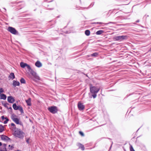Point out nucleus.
Returning <instances> with one entry per match:
<instances>
[{
    "label": "nucleus",
    "mask_w": 151,
    "mask_h": 151,
    "mask_svg": "<svg viewBox=\"0 0 151 151\" xmlns=\"http://www.w3.org/2000/svg\"><path fill=\"white\" fill-rule=\"evenodd\" d=\"M20 66L23 68L26 67L25 68L26 73L29 75V73H30L33 76L32 78L33 80L36 82H37L38 78L37 73L31 69L29 65L23 62H21L20 63Z\"/></svg>",
    "instance_id": "f257e3e1"
},
{
    "label": "nucleus",
    "mask_w": 151,
    "mask_h": 151,
    "mask_svg": "<svg viewBox=\"0 0 151 151\" xmlns=\"http://www.w3.org/2000/svg\"><path fill=\"white\" fill-rule=\"evenodd\" d=\"M90 92L92 94V96L94 99L97 96V93L99 91L100 88L91 85L90 86Z\"/></svg>",
    "instance_id": "f03ea898"
},
{
    "label": "nucleus",
    "mask_w": 151,
    "mask_h": 151,
    "mask_svg": "<svg viewBox=\"0 0 151 151\" xmlns=\"http://www.w3.org/2000/svg\"><path fill=\"white\" fill-rule=\"evenodd\" d=\"M14 135L19 138L22 139L24 137V133L20 129H17L16 130L14 134Z\"/></svg>",
    "instance_id": "7ed1b4c3"
},
{
    "label": "nucleus",
    "mask_w": 151,
    "mask_h": 151,
    "mask_svg": "<svg viewBox=\"0 0 151 151\" xmlns=\"http://www.w3.org/2000/svg\"><path fill=\"white\" fill-rule=\"evenodd\" d=\"M127 38V37L126 36H118L114 37V39L115 40L122 41L126 39Z\"/></svg>",
    "instance_id": "20e7f679"
},
{
    "label": "nucleus",
    "mask_w": 151,
    "mask_h": 151,
    "mask_svg": "<svg viewBox=\"0 0 151 151\" xmlns=\"http://www.w3.org/2000/svg\"><path fill=\"white\" fill-rule=\"evenodd\" d=\"M48 110L52 114H55L58 111V109L56 106H51L48 108Z\"/></svg>",
    "instance_id": "39448f33"
},
{
    "label": "nucleus",
    "mask_w": 151,
    "mask_h": 151,
    "mask_svg": "<svg viewBox=\"0 0 151 151\" xmlns=\"http://www.w3.org/2000/svg\"><path fill=\"white\" fill-rule=\"evenodd\" d=\"M8 30L14 35H16L17 33V32L16 29L12 27H9L8 28Z\"/></svg>",
    "instance_id": "423d86ee"
},
{
    "label": "nucleus",
    "mask_w": 151,
    "mask_h": 151,
    "mask_svg": "<svg viewBox=\"0 0 151 151\" xmlns=\"http://www.w3.org/2000/svg\"><path fill=\"white\" fill-rule=\"evenodd\" d=\"M78 107L79 110L81 111L83 110L85 108L84 105L80 102H79L78 104Z\"/></svg>",
    "instance_id": "0eeeda50"
},
{
    "label": "nucleus",
    "mask_w": 151,
    "mask_h": 151,
    "mask_svg": "<svg viewBox=\"0 0 151 151\" xmlns=\"http://www.w3.org/2000/svg\"><path fill=\"white\" fill-rule=\"evenodd\" d=\"M7 100L9 102L13 103L15 101L14 98L12 96H8L7 98Z\"/></svg>",
    "instance_id": "6e6552de"
},
{
    "label": "nucleus",
    "mask_w": 151,
    "mask_h": 151,
    "mask_svg": "<svg viewBox=\"0 0 151 151\" xmlns=\"http://www.w3.org/2000/svg\"><path fill=\"white\" fill-rule=\"evenodd\" d=\"M1 139L3 140H8L10 139V138H9L4 135H1Z\"/></svg>",
    "instance_id": "1a4fd4ad"
},
{
    "label": "nucleus",
    "mask_w": 151,
    "mask_h": 151,
    "mask_svg": "<svg viewBox=\"0 0 151 151\" xmlns=\"http://www.w3.org/2000/svg\"><path fill=\"white\" fill-rule=\"evenodd\" d=\"M77 146L79 148L81 149L82 150H84V147L83 145L80 143H78Z\"/></svg>",
    "instance_id": "9d476101"
},
{
    "label": "nucleus",
    "mask_w": 151,
    "mask_h": 151,
    "mask_svg": "<svg viewBox=\"0 0 151 151\" xmlns=\"http://www.w3.org/2000/svg\"><path fill=\"white\" fill-rule=\"evenodd\" d=\"M19 82L18 81L15 80H14L13 81V85L14 87H16L17 86H19Z\"/></svg>",
    "instance_id": "9b49d317"
},
{
    "label": "nucleus",
    "mask_w": 151,
    "mask_h": 151,
    "mask_svg": "<svg viewBox=\"0 0 151 151\" xmlns=\"http://www.w3.org/2000/svg\"><path fill=\"white\" fill-rule=\"evenodd\" d=\"M6 95L4 94H1L0 93V99H3L4 100H5L6 99Z\"/></svg>",
    "instance_id": "f8f14e48"
},
{
    "label": "nucleus",
    "mask_w": 151,
    "mask_h": 151,
    "mask_svg": "<svg viewBox=\"0 0 151 151\" xmlns=\"http://www.w3.org/2000/svg\"><path fill=\"white\" fill-rule=\"evenodd\" d=\"M26 101L28 106L31 105V99L30 98H29L27 100H26Z\"/></svg>",
    "instance_id": "ddd939ff"
},
{
    "label": "nucleus",
    "mask_w": 151,
    "mask_h": 151,
    "mask_svg": "<svg viewBox=\"0 0 151 151\" xmlns=\"http://www.w3.org/2000/svg\"><path fill=\"white\" fill-rule=\"evenodd\" d=\"M9 78L10 79H13L15 78V76L14 74L13 73H11L9 75Z\"/></svg>",
    "instance_id": "4468645a"
},
{
    "label": "nucleus",
    "mask_w": 151,
    "mask_h": 151,
    "mask_svg": "<svg viewBox=\"0 0 151 151\" xmlns=\"http://www.w3.org/2000/svg\"><path fill=\"white\" fill-rule=\"evenodd\" d=\"M19 107V106H17L16 104H14L13 105V109L15 110H18Z\"/></svg>",
    "instance_id": "2eb2a0df"
},
{
    "label": "nucleus",
    "mask_w": 151,
    "mask_h": 151,
    "mask_svg": "<svg viewBox=\"0 0 151 151\" xmlns=\"http://www.w3.org/2000/svg\"><path fill=\"white\" fill-rule=\"evenodd\" d=\"M16 124H20V122H19V119L17 118L15 119H14L13 121Z\"/></svg>",
    "instance_id": "dca6fc26"
},
{
    "label": "nucleus",
    "mask_w": 151,
    "mask_h": 151,
    "mask_svg": "<svg viewBox=\"0 0 151 151\" xmlns=\"http://www.w3.org/2000/svg\"><path fill=\"white\" fill-rule=\"evenodd\" d=\"M104 32V31L102 30H99L97 31L96 32V34L97 35H100L102 34Z\"/></svg>",
    "instance_id": "f3484780"
},
{
    "label": "nucleus",
    "mask_w": 151,
    "mask_h": 151,
    "mask_svg": "<svg viewBox=\"0 0 151 151\" xmlns=\"http://www.w3.org/2000/svg\"><path fill=\"white\" fill-rule=\"evenodd\" d=\"M90 34V31L88 30H86L85 31V34L87 36H89Z\"/></svg>",
    "instance_id": "a211bd4d"
},
{
    "label": "nucleus",
    "mask_w": 151,
    "mask_h": 151,
    "mask_svg": "<svg viewBox=\"0 0 151 151\" xmlns=\"http://www.w3.org/2000/svg\"><path fill=\"white\" fill-rule=\"evenodd\" d=\"M98 55V53L97 52H95L91 55V57H96Z\"/></svg>",
    "instance_id": "6ab92c4d"
},
{
    "label": "nucleus",
    "mask_w": 151,
    "mask_h": 151,
    "mask_svg": "<svg viewBox=\"0 0 151 151\" xmlns=\"http://www.w3.org/2000/svg\"><path fill=\"white\" fill-rule=\"evenodd\" d=\"M18 109L22 113H23V109L22 107L19 106L18 108Z\"/></svg>",
    "instance_id": "aec40b11"
},
{
    "label": "nucleus",
    "mask_w": 151,
    "mask_h": 151,
    "mask_svg": "<svg viewBox=\"0 0 151 151\" xmlns=\"http://www.w3.org/2000/svg\"><path fill=\"white\" fill-rule=\"evenodd\" d=\"M4 130V127L1 125H0V132H2Z\"/></svg>",
    "instance_id": "412c9836"
},
{
    "label": "nucleus",
    "mask_w": 151,
    "mask_h": 151,
    "mask_svg": "<svg viewBox=\"0 0 151 151\" xmlns=\"http://www.w3.org/2000/svg\"><path fill=\"white\" fill-rule=\"evenodd\" d=\"M16 116L14 114H12V116H11V118L12 119V120L13 121L14 120V119H15L16 118Z\"/></svg>",
    "instance_id": "4be33fe9"
},
{
    "label": "nucleus",
    "mask_w": 151,
    "mask_h": 151,
    "mask_svg": "<svg viewBox=\"0 0 151 151\" xmlns=\"http://www.w3.org/2000/svg\"><path fill=\"white\" fill-rule=\"evenodd\" d=\"M20 81L21 83H24L25 82V80L23 78H22L21 79Z\"/></svg>",
    "instance_id": "5701e85b"
},
{
    "label": "nucleus",
    "mask_w": 151,
    "mask_h": 151,
    "mask_svg": "<svg viewBox=\"0 0 151 151\" xmlns=\"http://www.w3.org/2000/svg\"><path fill=\"white\" fill-rule=\"evenodd\" d=\"M5 119H6V120H5L4 122V124H6L7 123V122L8 121L9 119H8V118H6V117L5 118Z\"/></svg>",
    "instance_id": "b1692460"
},
{
    "label": "nucleus",
    "mask_w": 151,
    "mask_h": 151,
    "mask_svg": "<svg viewBox=\"0 0 151 151\" xmlns=\"http://www.w3.org/2000/svg\"><path fill=\"white\" fill-rule=\"evenodd\" d=\"M9 150H12L14 148V145H9Z\"/></svg>",
    "instance_id": "393cba45"
},
{
    "label": "nucleus",
    "mask_w": 151,
    "mask_h": 151,
    "mask_svg": "<svg viewBox=\"0 0 151 151\" xmlns=\"http://www.w3.org/2000/svg\"><path fill=\"white\" fill-rule=\"evenodd\" d=\"M0 151H7L6 148H4L2 149H0Z\"/></svg>",
    "instance_id": "a878e982"
},
{
    "label": "nucleus",
    "mask_w": 151,
    "mask_h": 151,
    "mask_svg": "<svg viewBox=\"0 0 151 151\" xmlns=\"http://www.w3.org/2000/svg\"><path fill=\"white\" fill-rule=\"evenodd\" d=\"M42 66V63L39 61H38V68Z\"/></svg>",
    "instance_id": "bb28decb"
},
{
    "label": "nucleus",
    "mask_w": 151,
    "mask_h": 151,
    "mask_svg": "<svg viewBox=\"0 0 151 151\" xmlns=\"http://www.w3.org/2000/svg\"><path fill=\"white\" fill-rule=\"evenodd\" d=\"M26 142L28 143H29L30 142V140L29 139V138H28V139H26Z\"/></svg>",
    "instance_id": "cd10ccee"
},
{
    "label": "nucleus",
    "mask_w": 151,
    "mask_h": 151,
    "mask_svg": "<svg viewBox=\"0 0 151 151\" xmlns=\"http://www.w3.org/2000/svg\"><path fill=\"white\" fill-rule=\"evenodd\" d=\"M79 133L82 136H84V134L81 131H80L79 132Z\"/></svg>",
    "instance_id": "c85d7f7f"
},
{
    "label": "nucleus",
    "mask_w": 151,
    "mask_h": 151,
    "mask_svg": "<svg viewBox=\"0 0 151 151\" xmlns=\"http://www.w3.org/2000/svg\"><path fill=\"white\" fill-rule=\"evenodd\" d=\"M130 151H135L132 146L130 147Z\"/></svg>",
    "instance_id": "c756f323"
},
{
    "label": "nucleus",
    "mask_w": 151,
    "mask_h": 151,
    "mask_svg": "<svg viewBox=\"0 0 151 151\" xmlns=\"http://www.w3.org/2000/svg\"><path fill=\"white\" fill-rule=\"evenodd\" d=\"M4 92V90L2 88H0V93H3Z\"/></svg>",
    "instance_id": "7c9ffc66"
},
{
    "label": "nucleus",
    "mask_w": 151,
    "mask_h": 151,
    "mask_svg": "<svg viewBox=\"0 0 151 151\" xmlns=\"http://www.w3.org/2000/svg\"><path fill=\"white\" fill-rule=\"evenodd\" d=\"M95 24H104L102 22H95Z\"/></svg>",
    "instance_id": "2f4dec72"
},
{
    "label": "nucleus",
    "mask_w": 151,
    "mask_h": 151,
    "mask_svg": "<svg viewBox=\"0 0 151 151\" xmlns=\"http://www.w3.org/2000/svg\"><path fill=\"white\" fill-rule=\"evenodd\" d=\"M35 65L37 67H38V61L36 62Z\"/></svg>",
    "instance_id": "473e14b6"
},
{
    "label": "nucleus",
    "mask_w": 151,
    "mask_h": 151,
    "mask_svg": "<svg viewBox=\"0 0 151 151\" xmlns=\"http://www.w3.org/2000/svg\"><path fill=\"white\" fill-rule=\"evenodd\" d=\"M47 8L48 9H49V10H52V9H53V7H52V8L47 7Z\"/></svg>",
    "instance_id": "72a5a7b5"
},
{
    "label": "nucleus",
    "mask_w": 151,
    "mask_h": 151,
    "mask_svg": "<svg viewBox=\"0 0 151 151\" xmlns=\"http://www.w3.org/2000/svg\"><path fill=\"white\" fill-rule=\"evenodd\" d=\"M5 118L4 116H2V117H1V118H2V119L3 120H4V119H5Z\"/></svg>",
    "instance_id": "f704fd0d"
},
{
    "label": "nucleus",
    "mask_w": 151,
    "mask_h": 151,
    "mask_svg": "<svg viewBox=\"0 0 151 151\" xmlns=\"http://www.w3.org/2000/svg\"><path fill=\"white\" fill-rule=\"evenodd\" d=\"M11 125H12V126H15V124H14V123H11Z\"/></svg>",
    "instance_id": "c9c22d12"
},
{
    "label": "nucleus",
    "mask_w": 151,
    "mask_h": 151,
    "mask_svg": "<svg viewBox=\"0 0 151 151\" xmlns=\"http://www.w3.org/2000/svg\"><path fill=\"white\" fill-rule=\"evenodd\" d=\"M52 4L51 3H49L47 5L48 6H49L50 5H51Z\"/></svg>",
    "instance_id": "e433bc0d"
},
{
    "label": "nucleus",
    "mask_w": 151,
    "mask_h": 151,
    "mask_svg": "<svg viewBox=\"0 0 151 151\" xmlns=\"http://www.w3.org/2000/svg\"><path fill=\"white\" fill-rule=\"evenodd\" d=\"M139 20H138L136 21V22H139Z\"/></svg>",
    "instance_id": "4c0bfd02"
},
{
    "label": "nucleus",
    "mask_w": 151,
    "mask_h": 151,
    "mask_svg": "<svg viewBox=\"0 0 151 151\" xmlns=\"http://www.w3.org/2000/svg\"><path fill=\"white\" fill-rule=\"evenodd\" d=\"M2 145V143L1 142H0V146H1Z\"/></svg>",
    "instance_id": "58836bf2"
},
{
    "label": "nucleus",
    "mask_w": 151,
    "mask_h": 151,
    "mask_svg": "<svg viewBox=\"0 0 151 151\" xmlns=\"http://www.w3.org/2000/svg\"><path fill=\"white\" fill-rule=\"evenodd\" d=\"M95 22H93V23H92V24H95Z\"/></svg>",
    "instance_id": "ea45409f"
},
{
    "label": "nucleus",
    "mask_w": 151,
    "mask_h": 151,
    "mask_svg": "<svg viewBox=\"0 0 151 151\" xmlns=\"http://www.w3.org/2000/svg\"><path fill=\"white\" fill-rule=\"evenodd\" d=\"M112 23V22H109V23Z\"/></svg>",
    "instance_id": "a19ab883"
},
{
    "label": "nucleus",
    "mask_w": 151,
    "mask_h": 151,
    "mask_svg": "<svg viewBox=\"0 0 151 151\" xmlns=\"http://www.w3.org/2000/svg\"><path fill=\"white\" fill-rule=\"evenodd\" d=\"M38 80H40V79H39V77H38Z\"/></svg>",
    "instance_id": "79ce46f5"
},
{
    "label": "nucleus",
    "mask_w": 151,
    "mask_h": 151,
    "mask_svg": "<svg viewBox=\"0 0 151 151\" xmlns=\"http://www.w3.org/2000/svg\"><path fill=\"white\" fill-rule=\"evenodd\" d=\"M10 109H12V108L11 107L10 108Z\"/></svg>",
    "instance_id": "37998d69"
}]
</instances>
